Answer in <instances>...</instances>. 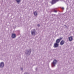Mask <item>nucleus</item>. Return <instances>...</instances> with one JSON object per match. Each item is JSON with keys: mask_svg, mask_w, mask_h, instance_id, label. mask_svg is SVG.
<instances>
[{"mask_svg": "<svg viewBox=\"0 0 74 74\" xmlns=\"http://www.w3.org/2000/svg\"><path fill=\"white\" fill-rule=\"evenodd\" d=\"M59 0H52L51 3L52 4H53L54 3H55L56 1H59Z\"/></svg>", "mask_w": 74, "mask_h": 74, "instance_id": "1", "label": "nucleus"}, {"mask_svg": "<svg viewBox=\"0 0 74 74\" xmlns=\"http://www.w3.org/2000/svg\"><path fill=\"white\" fill-rule=\"evenodd\" d=\"M56 63H57V61L55 60H54L53 62L52 63V64H53L54 66H55V64H56Z\"/></svg>", "mask_w": 74, "mask_h": 74, "instance_id": "2", "label": "nucleus"}, {"mask_svg": "<svg viewBox=\"0 0 74 74\" xmlns=\"http://www.w3.org/2000/svg\"><path fill=\"white\" fill-rule=\"evenodd\" d=\"M54 47L55 48H57V47H59V44L57 43H56L54 44Z\"/></svg>", "mask_w": 74, "mask_h": 74, "instance_id": "3", "label": "nucleus"}, {"mask_svg": "<svg viewBox=\"0 0 74 74\" xmlns=\"http://www.w3.org/2000/svg\"><path fill=\"white\" fill-rule=\"evenodd\" d=\"M4 66V64L3 62H2L0 64V67H3Z\"/></svg>", "mask_w": 74, "mask_h": 74, "instance_id": "4", "label": "nucleus"}, {"mask_svg": "<svg viewBox=\"0 0 74 74\" xmlns=\"http://www.w3.org/2000/svg\"><path fill=\"white\" fill-rule=\"evenodd\" d=\"M64 40H62L60 42V44L61 45H63V44H64Z\"/></svg>", "mask_w": 74, "mask_h": 74, "instance_id": "5", "label": "nucleus"}, {"mask_svg": "<svg viewBox=\"0 0 74 74\" xmlns=\"http://www.w3.org/2000/svg\"><path fill=\"white\" fill-rule=\"evenodd\" d=\"M12 37L13 38H15V37H16V35L15 34H12Z\"/></svg>", "mask_w": 74, "mask_h": 74, "instance_id": "6", "label": "nucleus"}, {"mask_svg": "<svg viewBox=\"0 0 74 74\" xmlns=\"http://www.w3.org/2000/svg\"><path fill=\"white\" fill-rule=\"evenodd\" d=\"M69 41H71L73 40V38H72V37L71 36L69 37Z\"/></svg>", "mask_w": 74, "mask_h": 74, "instance_id": "7", "label": "nucleus"}, {"mask_svg": "<svg viewBox=\"0 0 74 74\" xmlns=\"http://www.w3.org/2000/svg\"><path fill=\"white\" fill-rule=\"evenodd\" d=\"M60 40L59 39H57L56 41V43H57L58 44V43L60 42Z\"/></svg>", "mask_w": 74, "mask_h": 74, "instance_id": "8", "label": "nucleus"}, {"mask_svg": "<svg viewBox=\"0 0 74 74\" xmlns=\"http://www.w3.org/2000/svg\"><path fill=\"white\" fill-rule=\"evenodd\" d=\"M34 14L35 16H37V12L36 11H35L34 12Z\"/></svg>", "mask_w": 74, "mask_h": 74, "instance_id": "9", "label": "nucleus"}, {"mask_svg": "<svg viewBox=\"0 0 74 74\" xmlns=\"http://www.w3.org/2000/svg\"><path fill=\"white\" fill-rule=\"evenodd\" d=\"M35 34V31H34V32L32 31V35H33V34Z\"/></svg>", "mask_w": 74, "mask_h": 74, "instance_id": "10", "label": "nucleus"}, {"mask_svg": "<svg viewBox=\"0 0 74 74\" xmlns=\"http://www.w3.org/2000/svg\"><path fill=\"white\" fill-rule=\"evenodd\" d=\"M21 0H16V1L17 3H19V2H20L21 1Z\"/></svg>", "mask_w": 74, "mask_h": 74, "instance_id": "11", "label": "nucleus"}, {"mask_svg": "<svg viewBox=\"0 0 74 74\" xmlns=\"http://www.w3.org/2000/svg\"><path fill=\"white\" fill-rule=\"evenodd\" d=\"M60 41L61 40H62V38H60V39H58Z\"/></svg>", "mask_w": 74, "mask_h": 74, "instance_id": "12", "label": "nucleus"}, {"mask_svg": "<svg viewBox=\"0 0 74 74\" xmlns=\"http://www.w3.org/2000/svg\"><path fill=\"white\" fill-rule=\"evenodd\" d=\"M55 12H57V11L55 10L54 11Z\"/></svg>", "mask_w": 74, "mask_h": 74, "instance_id": "13", "label": "nucleus"}, {"mask_svg": "<svg viewBox=\"0 0 74 74\" xmlns=\"http://www.w3.org/2000/svg\"><path fill=\"white\" fill-rule=\"evenodd\" d=\"M38 26H40V24H38Z\"/></svg>", "mask_w": 74, "mask_h": 74, "instance_id": "14", "label": "nucleus"}, {"mask_svg": "<svg viewBox=\"0 0 74 74\" xmlns=\"http://www.w3.org/2000/svg\"><path fill=\"white\" fill-rule=\"evenodd\" d=\"M21 70H23V69H22V68L21 69Z\"/></svg>", "mask_w": 74, "mask_h": 74, "instance_id": "15", "label": "nucleus"}, {"mask_svg": "<svg viewBox=\"0 0 74 74\" xmlns=\"http://www.w3.org/2000/svg\"><path fill=\"white\" fill-rule=\"evenodd\" d=\"M62 9H63V10H64V8H62Z\"/></svg>", "mask_w": 74, "mask_h": 74, "instance_id": "16", "label": "nucleus"}, {"mask_svg": "<svg viewBox=\"0 0 74 74\" xmlns=\"http://www.w3.org/2000/svg\"><path fill=\"white\" fill-rule=\"evenodd\" d=\"M29 52V51H28V52Z\"/></svg>", "mask_w": 74, "mask_h": 74, "instance_id": "17", "label": "nucleus"}]
</instances>
